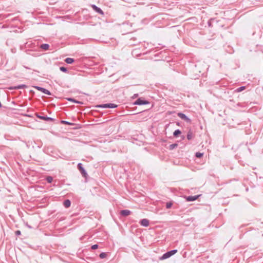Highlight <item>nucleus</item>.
Wrapping results in <instances>:
<instances>
[{
    "label": "nucleus",
    "instance_id": "nucleus-25",
    "mask_svg": "<svg viewBox=\"0 0 263 263\" xmlns=\"http://www.w3.org/2000/svg\"><path fill=\"white\" fill-rule=\"evenodd\" d=\"M172 206V203L171 202H167L166 204V209H170Z\"/></svg>",
    "mask_w": 263,
    "mask_h": 263
},
{
    "label": "nucleus",
    "instance_id": "nucleus-30",
    "mask_svg": "<svg viewBox=\"0 0 263 263\" xmlns=\"http://www.w3.org/2000/svg\"><path fill=\"white\" fill-rule=\"evenodd\" d=\"M27 227H28L29 228H31V226H29V225H28V224H27Z\"/></svg>",
    "mask_w": 263,
    "mask_h": 263
},
{
    "label": "nucleus",
    "instance_id": "nucleus-19",
    "mask_svg": "<svg viewBox=\"0 0 263 263\" xmlns=\"http://www.w3.org/2000/svg\"><path fill=\"white\" fill-rule=\"evenodd\" d=\"M180 134H181V131L179 129H177V130H175V132H174L173 136L175 137H177Z\"/></svg>",
    "mask_w": 263,
    "mask_h": 263
},
{
    "label": "nucleus",
    "instance_id": "nucleus-18",
    "mask_svg": "<svg viewBox=\"0 0 263 263\" xmlns=\"http://www.w3.org/2000/svg\"><path fill=\"white\" fill-rule=\"evenodd\" d=\"M178 146V144L177 143H173L172 144H171L169 146V149L170 150H173V149L175 148Z\"/></svg>",
    "mask_w": 263,
    "mask_h": 263
},
{
    "label": "nucleus",
    "instance_id": "nucleus-29",
    "mask_svg": "<svg viewBox=\"0 0 263 263\" xmlns=\"http://www.w3.org/2000/svg\"><path fill=\"white\" fill-rule=\"evenodd\" d=\"M138 96V94H135L134 95V97H137Z\"/></svg>",
    "mask_w": 263,
    "mask_h": 263
},
{
    "label": "nucleus",
    "instance_id": "nucleus-14",
    "mask_svg": "<svg viewBox=\"0 0 263 263\" xmlns=\"http://www.w3.org/2000/svg\"><path fill=\"white\" fill-rule=\"evenodd\" d=\"M63 204L66 208H68L71 205V201L69 199H66L64 201Z\"/></svg>",
    "mask_w": 263,
    "mask_h": 263
},
{
    "label": "nucleus",
    "instance_id": "nucleus-17",
    "mask_svg": "<svg viewBox=\"0 0 263 263\" xmlns=\"http://www.w3.org/2000/svg\"><path fill=\"white\" fill-rule=\"evenodd\" d=\"M41 48L44 50H47L49 48V45L48 44H43L40 46Z\"/></svg>",
    "mask_w": 263,
    "mask_h": 263
},
{
    "label": "nucleus",
    "instance_id": "nucleus-23",
    "mask_svg": "<svg viewBox=\"0 0 263 263\" xmlns=\"http://www.w3.org/2000/svg\"><path fill=\"white\" fill-rule=\"evenodd\" d=\"M203 153L197 152L196 153L195 156L197 158H200L203 156Z\"/></svg>",
    "mask_w": 263,
    "mask_h": 263
},
{
    "label": "nucleus",
    "instance_id": "nucleus-4",
    "mask_svg": "<svg viewBox=\"0 0 263 263\" xmlns=\"http://www.w3.org/2000/svg\"><path fill=\"white\" fill-rule=\"evenodd\" d=\"M135 105H142L149 104V102L147 100L142 99L141 98L138 99L134 103Z\"/></svg>",
    "mask_w": 263,
    "mask_h": 263
},
{
    "label": "nucleus",
    "instance_id": "nucleus-10",
    "mask_svg": "<svg viewBox=\"0 0 263 263\" xmlns=\"http://www.w3.org/2000/svg\"><path fill=\"white\" fill-rule=\"evenodd\" d=\"M140 224L143 227H147L149 226V222L147 219H142L139 222Z\"/></svg>",
    "mask_w": 263,
    "mask_h": 263
},
{
    "label": "nucleus",
    "instance_id": "nucleus-20",
    "mask_svg": "<svg viewBox=\"0 0 263 263\" xmlns=\"http://www.w3.org/2000/svg\"><path fill=\"white\" fill-rule=\"evenodd\" d=\"M46 180L48 183H51L53 181V178L51 176H48L46 177Z\"/></svg>",
    "mask_w": 263,
    "mask_h": 263
},
{
    "label": "nucleus",
    "instance_id": "nucleus-9",
    "mask_svg": "<svg viewBox=\"0 0 263 263\" xmlns=\"http://www.w3.org/2000/svg\"><path fill=\"white\" fill-rule=\"evenodd\" d=\"M26 87H27V86L26 85L21 84V85H19L16 86H11V87H9L8 89L9 90H15V89H23V88H26Z\"/></svg>",
    "mask_w": 263,
    "mask_h": 263
},
{
    "label": "nucleus",
    "instance_id": "nucleus-6",
    "mask_svg": "<svg viewBox=\"0 0 263 263\" xmlns=\"http://www.w3.org/2000/svg\"><path fill=\"white\" fill-rule=\"evenodd\" d=\"M177 116L181 119L186 121L187 123L191 122V120L189 118H188L185 114L182 112H178L177 114Z\"/></svg>",
    "mask_w": 263,
    "mask_h": 263
},
{
    "label": "nucleus",
    "instance_id": "nucleus-5",
    "mask_svg": "<svg viewBox=\"0 0 263 263\" xmlns=\"http://www.w3.org/2000/svg\"><path fill=\"white\" fill-rule=\"evenodd\" d=\"M35 116L39 119L46 121H54V119L48 117L47 116H41L39 114L36 113Z\"/></svg>",
    "mask_w": 263,
    "mask_h": 263
},
{
    "label": "nucleus",
    "instance_id": "nucleus-15",
    "mask_svg": "<svg viewBox=\"0 0 263 263\" xmlns=\"http://www.w3.org/2000/svg\"><path fill=\"white\" fill-rule=\"evenodd\" d=\"M68 101H70V102H73L74 103H76L77 104H82V102H80V101H77L75 99H74L73 98H68L66 99Z\"/></svg>",
    "mask_w": 263,
    "mask_h": 263
},
{
    "label": "nucleus",
    "instance_id": "nucleus-11",
    "mask_svg": "<svg viewBox=\"0 0 263 263\" xmlns=\"http://www.w3.org/2000/svg\"><path fill=\"white\" fill-rule=\"evenodd\" d=\"M200 195L189 196L186 198L187 201H193L197 200Z\"/></svg>",
    "mask_w": 263,
    "mask_h": 263
},
{
    "label": "nucleus",
    "instance_id": "nucleus-16",
    "mask_svg": "<svg viewBox=\"0 0 263 263\" xmlns=\"http://www.w3.org/2000/svg\"><path fill=\"white\" fill-rule=\"evenodd\" d=\"M74 59L72 58H67L65 60V62L66 63L69 64H71L73 63L74 62Z\"/></svg>",
    "mask_w": 263,
    "mask_h": 263
},
{
    "label": "nucleus",
    "instance_id": "nucleus-7",
    "mask_svg": "<svg viewBox=\"0 0 263 263\" xmlns=\"http://www.w3.org/2000/svg\"><path fill=\"white\" fill-rule=\"evenodd\" d=\"M34 87L36 89L43 92L45 94H46L48 95H51V92L48 90H47L43 87H41L37 86H34Z\"/></svg>",
    "mask_w": 263,
    "mask_h": 263
},
{
    "label": "nucleus",
    "instance_id": "nucleus-21",
    "mask_svg": "<svg viewBox=\"0 0 263 263\" xmlns=\"http://www.w3.org/2000/svg\"><path fill=\"white\" fill-rule=\"evenodd\" d=\"M245 88H246L245 86H241V87L237 88L235 91L237 92H240V91L245 90Z\"/></svg>",
    "mask_w": 263,
    "mask_h": 263
},
{
    "label": "nucleus",
    "instance_id": "nucleus-3",
    "mask_svg": "<svg viewBox=\"0 0 263 263\" xmlns=\"http://www.w3.org/2000/svg\"><path fill=\"white\" fill-rule=\"evenodd\" d=\"M78 168L80 171V172H81V174L83 177H86L87 176V173L85 170L84 169V168L83 167L82 163H79L78 164Z\"/></svg>",
    "mask_w": 263,
    "mask_h": 263
},
{
    "label": "nucleus",
    "instance_id": "nucleus-13",
    "mask_svg": "<svg viewBox=\"0 0 263 263\" xmlns=\"http://www.w3.org/2000/svg\"><path fill=\"white\" fill-rule=\"evenodd\" d=\"M186 137L189 140H191L193 138V132L191 129L187 132Z\"/></svg>",
    "mask_w": 263,
    "mask_h": 263
},
{
    "label": "nucleus",
    "instance_id": "nucleus-12",
    "mask_svg": "<svg viewBox=\"0 0 263 263\" xmlns=\"http://www.w3.org/2000/svg\"><path fill=\"white\" fill-rule=\"evenodd\" d=\"M131 211L128 210H123L120 211V215L123 216H127L130 215Z\"/></svg>",
    "mask_w": 263,
    "mask_h": 263
},
{
    "label": "nucleus",
    "instance_id": "nucleus-27",
    "mask_svg": "<svg viewBox=\"0 0 263 263\" xmlns=\"http://www.w3.org/2000/svg\"><path fill=\"white\" fill-rule=\"evenodd\" d=\"M62 123L63 124H67V125H71L72 124V123H71L68 121H62Z\"/></svg>",
    "mask_w": 263,
    "mask_h": 263
},
{
    "label": "nucleus",
    "instance_id": "nucleus-1",
    "mask_svg": "<svg viewBox=\"0 0 263 263\" xmlns=\"http://www.w3.org/2000/svg\"><path fill=\"white\" fill-rule=\"evenodd\" d=\"M177 252V250H172L170 251H168L166 253H165L160 258L161 259H167L174 254H175Z\"/></svg>",
    "mask_w": 263,
    "mask_h": 263
},
{
    "label": "nucleus",
    "instance_id": "nucleus-26",
    "mask_svg": "<svg viewBox=\"0 0 263 263\" xmlns=\"http://www.w3.org/2000/svg\"><path fill=\"white\" fill-rule=\"evenodd\" d=\"M91 248L92 250H96L98 248V245L97 244L93 245L91 246Z\"/></svg>",
    "mask_w": 263,
    "mask_h": 263
},
{
    "label": "nucleus",
    "instance_id": "nucleus-22",
    "mask_svg": "<svg viewBox=\"0 0 263 263\" xmlns=\"http://www.w3.org/2000/svg\"><path fill=\"white\" fill-rule=\"evenodd\" d=\"M106 256H107V254L105 252H102V253H100L99 255L100 258H102V259L105 258L106 257Z\"/></svg>",
    "mask_w": 263,
    "mask_h": 263
},
{
    "label": "nucleus",
    "instance_id": "nucleus-2",
    "mask_svg": "<svg viewBox=\"0 0 263 263\" xmlns=\"http://www.w3.org/2000/svg\"><path fill=\"white\" fill-rule=\"evenodd\" d=\"M97 107L104 108H115L117 107V105L114 103H107L99 105Z\"/></svg>",
    "mask_w": 263,
    "mask_h": 263
},
{
    "label": "nucleus",
    "instance_id": "nucleus-28",
    "mask_svg": "<svg viewBox=\"0 0 263 263\" xmlns=\"http://www.w3.org/2000/svg\"><path fill=\"white\" fill-rule=\"evenodd\" d=\"M15 233L16 236H19L21 234V232L19 230H17L15 231Z\"/></svg>",
    "mask_w": 263,
    "mask_h": 263
},
{
    "label": "nucleus",
    "instance_id": "nucleus-8",
    "mask_svg": "<svg viewBox=\"0 0 263 263\" xmlns=\"http://www.w3.org/2000/svg\"><path fill=\"white\" fill-rule=\"evenodd\" d=\"M91 7L93 9V10L95 11H96V12H97L101 15H104V12L102 10V9L101 8H99L98 7H97L96 5H92Z\"/></svg>",
    "mask_w": 263,
    "mask_h": 263
},
{
    "label": "nucleus",
    "instance_id": "nucleus-24",
    "mask_svg": "<svg viewBox=\"0 0 263 263\" xmlns=\"http://www.w3.org/2000/svg\"><path fill=\"white\" fill-rule=\"evenodd\" d=\"M60 69L62 72H67V69L65 67H63V66L62 67H60Z\"/></svg>",
    "mask_w": 263,
    "mask_h": 263
}]
</instances>
